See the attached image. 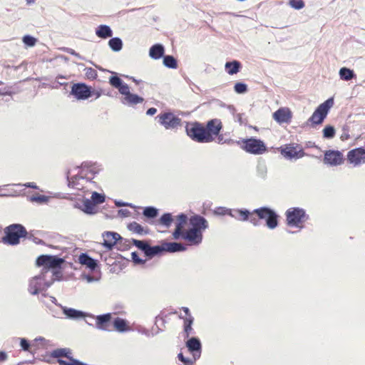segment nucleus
Returning a JSON list of instances; mask_svg holds the SVG:
<instances>
[{
	"mask_svg": "<svg viewBox=\"0 0 365 365\" xmlns=\"http://www.w3.org/2000/svg\"><path fill=\"white\" fill-rule=\"evenodd\" d=\"M98 173V170L96 169L95 165L88 163L82 164L79 172L72 177H70L71 170H68L66 172L68 185L78 190L88 192L94 183L91 180Z\"/></svg>",
	"mask_w": 365,
	"mask_h": 365,
	"instance_id": "nucleus-1",
	"label": "nucleus"
},
{
	"mask_svg": "<svg viewBox=\"0 0 365 365\" xmlns=\"http://www.w3.org/2000/svg\"><path fill=\"white\" fill-rule=\"evenodd\" d=\"M61 276L60 271H53L50 276L41 272L40 274L34 277L29 281L28 291L31 294L36 295L47 289L56 279H60Z\"/></svg>",
	"mask_w": 365,
	"mask_h": 365,
	"instance_id": "nucleus-2",
	"label": "nucleus"
},
{
	"mask_svg": "<svg viewBox=\"0 0 365 365\" xmlns=\"http://www.w3.org/2000/svg\"><path fill=\"white\" fill-rule=\"evenodd\" d=\"M109 83L115 88H117L121 95L124 96L121 100L123 104L133 106L144 101L143 98L131 93L128 85L124 83L118 76H110L109 78Z\"/></svg>",
	"mask_w": 365,
	"mask_h": 365,
	"instance_id": "nucleus-3",
	"label": "nucleus"
},
{
	"mask_svg": "<svg viewBox=\"0 0 365 365\" xmlns=\"http://www.w3.org/2000/svg\"><path fill=\"white\" fill-rule=\"evenodd\" d=\"M65 260L63 258L52 255H41L36 259V264L38 267L42 266V272L47 276H50L53 271L60 268Z\"/></svg>",
	"mask_w": 365,
	"mask_h": 365,
	"instance_id": "nucleus-4",
	"label": "nucleus"
},
{
	"mask_svg": "<svg viewBox=\"0 0 365 365\" xmlns=\"http://www.w3.org/2000/svg\"><path fill=\"white\" fill-rule=\"evenodd\" d=\"M6 235L2 238L5 244L16 245L19 243V239L25 237L27 232L25 227L20 224H13L6 228Z\"/></svg>",
	"mask_w": 365,
	"mask_h": 365,
	"instance_id": "nucleus-5",
	"label": "nucleus"
},
{
	"mask_svg": "<svg viewBox=\"0 0 365 365\" xmlns=\"http://www.w3.org/2000/svg\"><path fill=\"white\" fill-rule=\"evenodd\" d=\"M334 100L332 98L327 99L320 104L314 110L312 116L308 119L307 123H311L312 126L322 124L327 117L329 110L333 106Z\"/></svg>",
	"mask_w": 365,
	"mask_h": 365,
	"instance_id": "nucleus-6",
	"label": "nucleus"
},
{
	"mask_svg": "<svg viewBox=\"0 0 365 365\" xmlns=\"http://www.w3.org/2000/svg\"><path fill=\"white\" fill-rule=\"evenodd\" d=\"M186 132L192 140L198 143H210L213 140V137L206 129L199 123L186 127Z\"/></svg>",
	"mask_w": 365,
	"mask_h": 365,
	"instance_id": "nucleus-7",
	"label": "nucleus"
},
{
	"mask_svg": "<svg viewBox=\"0 0 365 365\" xmlns=\"http://www.w3.org/2000/svg\"><path fill=\"white\" fill-rule=\"evenodd\" d=\"M287 225L292 227H302L300 225L308 219L305 210L299 207H292L287 210Z\"/></svg>",
	"mask_w": 365,
	"mask_h": 365,
	"instance_id": "nucleus-8",
	"label": "nucleus"
},
{
	"mask_svg": "<svg viewBox=\"0 0 365 365\" xmlns=\"http://www.w3.org/2000/svg\"><path fill=\"white\" fill-rule=\"evenodd\" d=\"M254 214H256L259 219L266 220V225L269 229H274L278 225V215L272 209L267 207H262L253 210Z\"/></svg>",
	"mask_w": 365,
	"mask_h": 365,
	"instance_id": "nucleus-9",
	"label": "nucleus"
},
{
	"mask_svg": "<svg viewBox=\"0 0 365 365\" xmlns=\"http://www.w3.org/2000/svg\"><path fill=\"white\" fill-rule=\"evenodd\" d=\"M242 148L247 153L261 155L264 153L267 150L264 143L259 139L256 138H248L243 140Z\"/></svg>",
	"mask_w": 365,
	"mask_h": 365,
	"instance_id": "nucleus-10",
	"label": "nucleus"
},
{
	"mask_svg": "<svg viewBox=\"0 0 365 365\" xmlns=\"http://www.w3.org/2000/svg\"><path fill=\"white\" fill-rule=\"evenodd\" d=\"M157 118L159 123L166 129H174L180 125L181 120L172 113L159 114Z\"/></svg>",
	"mask_w": 365,
	"mask_h": 365,
	"instance_id": "nucleus-11",
	"label": "nucleus"
},
{
	"mask_svg": "<svg viewBox=\"0 0 365 365\" xmlns=\"http://www.w3.org/2000/svg\"><path fill=\"white\" fill-rule=\"evenodd\" d=\"M71 94L78 100H86L92 96L88 86L84 83H75L71 88Z\"/></svg>",
	"mask_w": 365,
	"mask_h": 365,
	"instance_id": "nucleus-12",
	"label": "nucleus"
},
{
	"mask_svg": "<svg viewBox=\"0 0 365 365\" xmlns=\"http://www.w3.org/2000/svg\"><path fill=\"white\" fill-rule=\"evenodd\" d=\"M88 317L96 319V327L98 329L103 331H110L111 327V317L110 313H107L101 315H98L96 317L92 314H88Z\"/></svg>",
	"mask_w": 365,
	"mask_h": 365,
	"instance_id": "nucleus-13",
	"label": "nucleus"
},
{
	"mask_svg": "<svg viewBox=\"0 0 365 365\" xmlns=\"http://www.w3.org/2000/svg\"><path fill=\"white\" fill-rule=\"evenodd\" d=\"M347 158L354 166L363 164L365 163V149L359 148L351 150L348 153Z\"/></svg>",
	"mask_w": 365,
	"mask_h": 365,
	"instance_id": "nucleus-14",
	"label": "nucleus"
},
{
	"mask_svg": "<svg viewBox=\"0 0 365 365\" xmlns=\"http://www.w3.org/2000/svg\"><path fill=\"white\" fill-rule=\"evenodd\" d=\"M186 346L192 354L194 359L196 360L200 357L202 344L200 339L197 337H191L186 342Z\"/></svg>",
	"mask_w": 365,
	"mask_h": 365,
	"instance_id": "nucleus-15",
	"label": "nucleus"
},
{
	"mask_svg": "<svg viewBox=\"0 0 365 365\" xmlns=\"http://www.w3.org/2000/svg\"><path fill=\"white\" fill-rule=\"evenodd\" d=\"M273 118L279 123H288L292 119V112L287 108H279L273 113Z\"/></svg>",
	"mask_w": 365,
	"mask_h": 365,
	"instance_id": "nucleus-16",
	"label": "nucleus"
},
{
	"mask_svg": "<svg viewBox=\"0 0 365 365\" xmlns=\"http://www.w3.org/2000/svg\"><path fill=\"white\" fill-rule=\"evenodd\" d=\"M324 160L330 165H338L342 163L343 157L339 151L329 150L325 153Z\"/></svg>",
	"mask_w": 365,
	"mask_h": 365,
	"instance_id": "nucleus-17",
	"label": "nucleus"
},
{
	"mask_svg": "<svg viewBox=\"0 0 365 365\" xmlns=\"http://www.w3.org/2000/svg\"><path fill=\"white\" fill-rule=\"evenodd\" d=\"M103 246L108 250H111L116 242L122 240L120 235L113 232H106L103 234Z\"/></svg>",
	"mask_w": 365,
	"mask_h": 365,
	"instance_id": "nucleus-18",
	"label": "nucleus"
},
{
	"mask_svg": "<svg viewBox=\"0 0 365 365\" xmlns=\"http://www.w3.org/2000/svg\"><path fill=\"white\" fill-rule=\"evenodd\" d=\"M281 153L287 159H299L302 158L305 153L303 150L300 149L299 150L297 148L292 145H287L284 148H283L281 151Z\"/></svg>",
	"mask_w": 365,
	"mask_h": 365,
	"instance_id": "nucleus-19",
	"label": "nucleus"
},
{
	"mask_svg": "<svg viewBox=\"0 0 365 365\" xmlns=\"http://www.w3.org/2000/svg\"><path fill=\"white\" fill-rule=\"evenodd\" d=\"M183 238L193 245H199L202 240V234L200 230L190 228L183 235Z\"/></svg>",
	"mask_w": 365,
	"mask_h": 365,
	"instance_id": "nucleus-20",
	"label": "nucleus"
},
{
	"mask_svg": "<svg viewBox=\"0 0 365 365\" xmlns=\"http://www.w3.org/2000/svg\"><path fill=\"white\" fill-rule=\"evenodd\" d=\"M190 223L192 226V229H196L197 230H205L208 227V222L206 219L200 215H195L191 217Z\"/></svg>",
	"mask_w": 365,
	"mask_h": 365,
	"instance_id": "nucleus-21",
	"label": "nucleus"
},
{
	"mask_svg": "<svg viewBox=\"0 0 365 365\" xmlns=\"http://www.w3.org/2000/svg\"><path fill=\"white\" fill-rule=\"evenodd\" d=\"M78 262L81 264L86 266L91 270L93 271L98 266L97 260L91 257L86 253H82L78 257Z\"/></svg>",
	"mask_w": 365,
	"mask_h": 365,
	"instance_id": "nucleus-22",
	"label": "nucleus"
},
{
	"mask_svg": "<svg viewBox=\"0 0 365 365\" xmlns=\"http://www.w3.org/2000/svg\"><path fill=\"white\" fill-rule=\"evenodd\" d=\"M227 215L239 220H247L250 212L247 210H225Z\"/></svg>",
	"mask_w": 365,
	"mask_h": 365,
	"instance_id": "nucleus-23",
	"label": "nucleus"
},
{
	"mask_svg": "<svg viewBox=\"0 0 365 365\" xmlns=\"http://www.w3.org/2000/svg\"><path fill=\"white\" fill-rule=\"evenodd\" d=\"M61 307L63 309V314L69 319H79L81 317H84L86 316L88 317L87 314H86L81 311H78V310H76L73 308H67L66 307H62V306H61Z\"/></svg>",
	"mask_w": 365,
	"mask_h": 365,
	"instance_id": "nucleus-24",
	"label": "nucleus"
},
{
	"mask_svg": "<svg viewBox=\"0 0 365 365\" xmlns=\"http://www.w3.org/2000/svg\"><path fill=\"white\" fill-rule=\"evenodd\" d=\"M221 128V122L217 119H213L207 123V128L205 129L212 136L213 135H218Z\"/></svg>",
	"mask_w": 365,
	"mask_h": 365,
	"instance_id": "nucleus-25",
	"label": "nucleus"
},
{
	"mask_svg": "<svg viewBox=\"0 0 365 365\" xmlns=\"http://www.w3.org/2000/svg\"><path fill=\"white\" fill-rule=\"evenodd\" d=\"M81 210L88 215H93L97 212L96 206L95 203H93L89 199H85L83 200V204L80 207Z\"/></svg>",
	"mask_w": 365,
	"mask_h": 365,
	"instance_id": "nucleus-26",
	"label": "nucleus"
},
{
	"mask_svg": "<svg viewBox=\"0 0 365 365\" xmlns=\"http://www.w3.org/2000/svg\"><path fill=\"white\" fill-rule=\"evenodd\" d=\"M165 252H177L186 250V247L179 242H163Z\"/></svg>",
	"mask_w": 365,
	"mask_h": 365,
	"instance_id": "nucleus-27",
	"label": "nucleus"
},
{
	"mask_svg": "<svg viewBox=\"0 0 365 365\" xmlns=\"http://www.w3.org/2000/svg\"><path fill=\"white\" fill-rule=\"evenodd\" d=\"M164 52L165 50L163 46L157 43L150 47L149 55L153 59H159L163 56Z\"/></svg>",
	"mask_w": 365,
	"mask_h": 365,
	"instance_id": "nucleus-28",
	"label": "nucleus"
},
{
	"mask_svg": "<svg viewBox=\"0 0 365 365\" xmlns=\"http://www.w3.org/2000/svg\"><path fill=\"white\" fill-rule=\"evenodd\" d=\"M97 36L101 38H107L113 36L111 29L107 25H100L96 31Z\"/></svg>",
	"mask_w": 365,
	"mask_h": 365,
	"instance_id": "nucleus-29",
	"label": "nucleus"
},
{
	"mask_svg": "<svg viewBox=\"0 0 365 365\" xmlns=\"http://www.w3.org/2000/svg\"><path fill=\"white\" fill-rule=\"evenodd\" d=\"M128 229L130 232L138 235H148L149 233V230L148 228H144L136 222H132L128 224Z\"/></svg>",
	"mask_w": 365,
	"mask_h": 365,
	"instance_id": "nucleus-30",
	"label": "nucleus"
},
{
	"mask_svg": "<svg viewBox=\"0 0 365 365\" xmlns=\"http://www.w3.org/2000/svg\"><path fill=\"white\" fill-rule=\"evenodd\" d=\"M71 350L68 348H61V349H57L53 350L51 352V356L53 358H61V357H66L68 360L72 357L71 356Z\"/></svg>",
	"mask_w": 365,
	"mask_h": 365,
	"instance_id": "nucleus-31",
	"label": "nucleus"
},
{
	"mask_svg": "<svg viewBox=\"0 0 365 365\" xmlns=\"http://www.w3.org/2000/svg\"><path fill=\"white\" fill-rule=\"evenodd\" d=\"M163 252H165L163 243L161 245H155L153 247L148 245L145 255L151 258L155 255L161 254Z\"/></svg>",
	"mask_w": 365,
	"mask_h": 365,
	"instance_id": "nucleus-32",
	"label": "nucleus"
},
{
	"mask_svg": "<svg viewBox=\"0 0 365 365\" xmlns=\"http://www.w3.org/2000/svg\"><path fill=\"white\" fill-rule=\"evenodd\" d=\"M241 63L237 61L227 62L225 69L230 75H234L239 72Z\"/></svg>",
	"mask_w": 365,
	"mask_h": 365,
	"instance_id": "nucleus-33",
	"label": "nucleus"
},
{
	"mask_svg": "<svg viewBox=\"0 0 365 365\" xmlns=\"http://www.w3.org/2000/svg\"><path fill=\"white\" fill-rule=\"evenodd\" d=\"M173 221V218L170 213H164L160 218L155 222V225H160L165 228H168L170 227L172 222Z\"/></svg>",
	"mask_w": 365,
	"mask_h": 365,
	"instance_id": "nucleus-34",
	"label": "nucleus"
},
{
	"mask_svg": "<svg viewBox=\"0 0 365 365\" xmlns=\"http://www.w3.org/2000/svg\"><path fill=\"white\" fill-rule=\"evenodd\" d=\"M113 327L119 332H124L128 330L126 321L119 317L114 319Z\"/></svg>",
	"mask_w": 365,
	"mask_h": 365,
	"instance_id": "nucleus-35",
	"label": "nucleus"
},
{
	"mask_svg": "<svg viewBox=\"0 0 365 365\" xmlns=\"http://www.w3.org/2000/svg\"><path fill=\"white\" fill-rule=\"evenodd\" d=\"M339 76L344 81H350L355 77V74L352 70L343 67L339 70Z\"/></svg>",
	"mask_w": 365,
	"mask_h": 365,
	"instance_id": "nucleus-36",
	"label": "nucleus"
},
{
	"mask_svg": "<svg viewBox=\"0 0 365 365\" xmlns=\"http://www.w3.org/2000/svg\"><path fill=\"white\" fill-rule=\"evenodd\" d=\"M108 45L113 51L117 52L122 49L123 42L120 38L115 37L109 40Z\"/></svg>",
	"mask_w": 365,
	"mask_h": 365,
	"instance_id": "nucleus-37",
	"label": "nucleus"
},
{
	"mask_svg": "<svg viewBox=\"0 0 365 365\" xmlns=\"http://www.w3.org/2000/svg\"><path fill=\"white\" fill-rule=\"evenodd\" d=\"M143 215L149 219H153L158 215V210L154 207H146L143 212Z\"/></svg>",
	"mask_w": 365,
	"mask_h": 365,
	"instance_id": "nucleus-38",
	"label": "nucleus"
},
{
	"mask_svg": "<svg viewBox=\"0 0 365 365\" xmlns=\"http://www.w3.org/2000/svg\"><path fill=\"white\" fill-rule=\"evenodd\" d=\"M163 64L169 68H176L178 67L177 61L173 56H165Z\"/></svg>",
	"mask_w": 365,
	"mask_h": 365,
	"instance_id": "nucleus-39",
	"label": "nucleus"
},
{
	"mask_svg": "<svg viewBox=\"0 0 365 365\" xmlns=\"http://www.w3.org/2000/svg\"><path fill=\"white\" fill-rule=\"evenodd\" d=\"M106 196L97 192H93L91 195V201L95 203V205L102 204L105 202Z\"/></svg>",
	"mask_w": 365,
	"mask_h": 365,
	"instance_id": "nucleus-40",
	"label": "nucleus"
},
{
	"mask_svg": "<svg viewBox=\"0 0 365 365\" xmlns=\"http://www.w3.org/2000/svg\"><path fill=\"white\" fill-rule=\"evenodd\" d=\"M335 135V129L331 125H327L323 130V137L324 138L331 139Z\"/></svg>",
	"mask_w": 365,
	"mask_h": 365,
	"instance_id": "nucleus-41",
	"label": "nucleus"
},
{
	"mask_svg": "<svg viewBox=\"0 0 365 365\" xmlns=\"http://www.w3.org/2000/svg\"><path fill=\"white\" fill-rule=\"evenodd\" d=\"M133 243L145 255L149 245L147 242L133 239Z\"/></svg>",
	"mask_w": 365,
	"mask_h": 365,
	"instance_id": "nucleus-42",
	"label": "nucleus"
},
{
	"mask_svg": "<svg viewBox=\"0 0 365 365\" xmlns=\"http://www.w3.org/2000/svg\"><path fill=\"white\" fill-rule=\"evenodd\" d=\"M289 5L294 9L299 10L304 7V2L303 0H289Z\"/></svg>",
	"mask_w": 365,
	"mask_h": 365,
	"instance_id": "nucleus-43",
	"label": "nucleus"
},
{
	"mask_svg": "<svg viewBox=\"0 0 365 365\" xmlns=\"http://www.w3.org/2000/svg\"><path fill=\"white\" fill-rule=\"evenodd\" d=\"M49 197L46 195H36V196H31L30 197V201L31 202H36L40 204L46 203L48 201Z\"/></svg>",
	"mask_w": 365,
	"mask_h": 365,
	"instance_id": "nucleus-44",
	"label": "nucleus"
},
{
	"mask_svg": "<svg viewBox=\"0 0 365 365\" xmlns=\"http://www.w3.org/2000/svg\"><path fill=\"white\" fill-rule=\"evenodd\" d=\"M234 90L237 93H245L247 91V86L244 83H237L234 86Z\"/></svg>",
	"mask_w": 365,
	"mask_h": 365,
	"instance_id": "nucleus-45",
	"label": "nucleus"
},
{
	"mask_svg": "<svg viewBox=\"0 0 365 365\" xmlns=\"http://www.w3.org/2000/svg\"><path fill=\"white\" fill-rule=\"evenodd\" d=\"M257 174L259 177L264 178L267 174V167L264 163H259L257 167Z\"/></svg>",
	"mask_w": 365,
	"mask_h": 365,
	"instance_id": "nucleus-46",
	"label": "nucleus"
},
{
	"mask_svg": "<svg viewBox=\"0 0 365 365\" xmlns=\"http://www.w3.org/2000/svg\"><path fill=\"white\" fill-rule=\"evenodd\" d=\"M227 108L229 111L233 115L235 120L238 122L240 124H242V114L236 113V110L233 106H228Z\"/></svg>",
	"mask_w": 365,
	"mask_h": 365,
	"instance_id": "nucleus-47",
	"label": "nucleus"
},
{
	"mask_svg": "<svg viewBox=\"0 0 365 365\" xmlns=\"http://www.w3.org/2000/svg\"><path fill=\"white\" fill-rule=\"evenodd\" d=\"M187 220V217L186 215L182 213L178 216L176 227L183 228L185 224L186 223Z\"/></svg>",
	"mask_w": 365,
	"mask_h": 365,
	"instance_id": "nucleus-48",
	"label": "nucleus"
},
{
	"mask_svg": "<svg viewBox=\"0 0 365 365\" xmlns=\"http://www.w3.org/2000/svg\"><path fill=\"white\" fill-rule=\"evenodd\" d=\"M23 42L28 46H35L36 43V39L30 36V35H26L23 37Z\"/></svg>",
	"mask_w": 365,
	"mask_h": 365,
	"instance_id": "nucleus-49",
	"label": "nucleus"
},
{
	"mask_svg": "<svg viewBox=\"0 0 365 365\" xmlns=\"http://www.w3.org/2000/svg\"><path fill=\"white\" fill-rule=\"evenodd\" d=\"M131 258L133 262L136 264H143L145 262V260H143L139 257L138 254L136 252H133L131 253Z\"/></svg>",
	"mask_w": 365,
	"mask_h": 365,
	"instance_id": "nucleus-50",
	"label": "nucleus"
},
{
	"mask_svg": "<svg viewBox=\"0 0 365 365\" xmlns=\"http://www.w3.org/2000/svg\"><path fill=\"white\" fill-rule=\"evenodd\" d=\"M20 345L24 351H28L30 347L29 342L24 338L20 339Z\"/></svg>",
	"mask_w": 365,
	"mask_h": 365,
	"instance_id": "nucleus-51",
	"label": "nucleus"
},
{
	"mask_svg": "<svg viewBox=\"0 0 365 365\" xmlns=\"http://www.w3.org/2000/svg\"><path fill=\"white\" fill-rule=\"evenodd\" d=\"M178 357L180 361L183 362L186 365H191L192 364V360L185 358L182 353L178 354Z\"/></svg>",
	"mask_w": 365,
	"mask_h": 365,
	"instance_id": "nucleus-52",
	"label": "nucleus"
},
{
	"mask_svg": "<svg viewBox=\"0 0 365 365\" xmlns=\"http://www.w3.org/2000/svg\"><path fill=\"white\" fill-rule=\"evenodd\" d=\"M182 228L176 227L175 231L173 233V238L175 240H178L180 237L182 235Z\"/></svg>",
	"mask_w": 365,
	"mask_h": 365,
	"instance_id": "nucleus-53",
	"label": "nucleus"
},
{
	"mask_svg": "<svg viewBox=\"0 0 365 365\" xmlns=\"http://www.w3.org/2000/svg\"><path fill=\"white\" fill-rule=\"evenodd\" d=\"M180 317L184 319V327L192 325V323L194 321V318L192 316H189L187 317Z\"/></svg>",
	"mask_w": 365,
	"mask_h": 365,
	"instance_id": "nucleus-54",
	"label": "nucleus"
},
{
	"mask_svg": "<svg viewBox=\"0 0 365 365\" xmlns=\"http://www.w3.org/2000/svg\"><path fill=\"white\" fill-rule=\"evenodd\" d=\"M64 51H65L66 52H67V53H70V54H71V55H73V56H74L77 57V58H79V59H83V58L81 57V56L78 53L76 52V51H75L73 49H72V48H64Z\"/></svg>",
	"mask_w": 365,
	"mask_h": 365,
	"instance_id": "nucleus-55",
	"label": "nucleus"
},
{
	"mask_svg": "<svg viewBox=\"0 0 365 365\" xmlns=\"http://www.w3.org/2000/svg\"><path fill=\"white\" fill-rule=\"evenodd\" d=\"M115 205L120 207H124V206H127V207H135V206L131 204V203H128V202H122V201H115Z\"/></svg>",
	"mask_w": 365,
	"mask_h": 365,
	"instance_id": "nucleus-56",
	"label": "nucleus"
},
{
	"mask_svg": "<svg viewBox=\"0 0 365 365\" xmlns=\"http://www.w3.org/2000/svg\"><path fill=\"white\" fill-rule=\"evenodd\" d=\"M184 331L185 333V337L187 338L190 336V334L192 333V326H185L184 327Z\"/></svg>",
	"mask_w": 365,
	"mask_h": 365,
	"instance_id": "nucleus-57",
	"label": "nucleus"
},
{
	"mask_svg": "<svg viewBox=\"0 0 365 365\" xmlns=\"http://www.w3.org/2000/svg\"><path fill=\"white\" fill-rule=\"evenodd\" d=\"M70 365H87L77 359H73V357H71L70 359Z\"/></svg>",
	"mask_w": 365,
	"mask_h": 365,
	"instance_id": "nucleus-58",
	"label": "nucleus"
},
{
	"mask_svg": "<svg viewBox=\"0 0 365 365\" xmlns=\"http://www.w3.org/2000/svg\"><path fill=\"white\" fill-rule=\"evenodd\" d=\"M225 210H228V209L225 208V207H218L215 210V213L217 215H227V212H225Z\"/></svg>",
	"mask_w": 365,
	"mask_h": 365,
	"instance_id": "nucleus-59",
	"label": "nucleus"
},
{
	"mask_svg": "<svg viewBox=\"0 0 365 365\" xmlns=\"http://www.w3.org/2000/svg\"><path fill=\"white\" fill-rule=\"evenodd\" d=\"M17 185H21V184H18ZM22 185L26 187H31V188H33V189H38V186L34 182H26V183H25V184Z\"/></svg>",
	"mask_w": 365,
	"mask_h": 365,
	"instance_id": "nucleus-60",
	"label": "nucleus"
},
{
	"mask_svg": "<svg viewBox=\"0 0 365 365\" xmlns=\"http://www.w3.org/2000/svg\"><path fill=\"white\" fill-rule=\"evenodd\" d=\"M118 214L123 217H128L130 214V211L126 209H121L118 210Z\"/></svg>",
	"mask_w": 365,
	"mask_h": 365,
	"instance_id": "nucleus-61",
	"label": "nucleus"
},
{
	"mask_svg": "<svg viewBox=\"0 0 365 365\" xmlns=\"http://www.w3.org/2000/svg\"><path fill=\"white\" fill-rule=\"evenodd\" d=\"M157 113V109L155 108H150L149 109H148V110L146 111V114L148 115H153L154 114H155Z\"/></svg>",
	"mask_w": 365,
	"mask_h": 365,
	"instance_id": "nucleus-62",
	"label": "nucleus"
},
{
	"mask_svg": "<svg viewBox=\"0 0 365 365\" xmlns=\"http://www.w3.org/2000/svg\"><path fill=\"white\" fill-rule=\"evenodd\" d=\"M7 359V354L6 352L1 351H0V362L4 361Z\"/></svg>",
	"mask_w": 365,
	"mask_h": 365,
	"instance_id": "nucleus-63",
	"label": "nucleus"
},
{
	"mask_svg": "<svg viewBox=\"0 0 365 365\" xmlns=\"http://www.w3.org/2000/svg\"><path fill=\"white\" fill-rule=\"evenodd\" d=\"M58 362L60 365H70V361H66L65 360H63V359H58Z\"/></svg>",
	"mask_w": 365,
	"mask_h": 365,
	"instance_id": "nucleus-64",
	"label": "nucleus"
}]
</instances>
